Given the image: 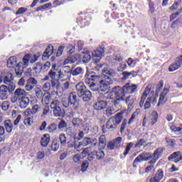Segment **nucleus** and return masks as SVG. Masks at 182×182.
<instances>
[{
  "label": "nucleus",
  "mask_w": 182,
  "mask_h": 182,
  "mask_svg": "<svg viewBox=\"0 0 182 182\" xmlns=\"http://www.w3.org/2000/svg\"><path fill=\"white\" fill-rule=\"evenodd\" d=\"M99 77H100V75H90L88 77H87L85 80V85H90L92 82H93V80H95L96 79H99Z\"/></svg>",
  "instance_id": "obj_31"
},
{
  "label": "nucleus",
  "mask_w": 182,
  "mask_h": 182,
  "mask_svg": "<svg viewBox=\"0 0 182 182\" xmlns=\"http://www.w3.org/2000/svg\"><path fill=\"white\" fill-rule=\"evenodd\" d=\"M25 65H23V63H18L16 65L15 72L17 77H21L22 74L23 73V69H25Z\"/></svg>",
  "instance_id": "obj_20"
},
{
  "label": "nucleus",
  "mask_w": 182,
  "mask_h": 182,
  "mask_svg": "<svg viewBox=\"0 0 182 182\" xmlns=\"http://www.w3.org/2000/svg\"><path fill=\"white\" fill-rule=\"evenodd\" d=\"M23 123L25 126H31L33 123V119L32 117H27L24 119Z\"/></svg>",
  "instance_id": "obj_58"
},
{
  "label": "nucleus",
  "mask_w": 182,
  "mask_h": 182,
  "mask_svg": "<svg viewBox=\"0 0 182 182\" xmlns=\"http://www.w3.org/2000/svg\"><path fill=\"white\" fill-rule=\"evenodd\" d=\"M12 80H14V75L11 73H7L6 75L3 77V83L4 85H9V89L14 90L15 89V85L12 83Z\"/></svg>",
  "instance_id": "obj_12"
},
{
  "label": "nucleus",
  "mask_w": 182,
  "mask_h": 182,
  "mask_svg": "<svg viewBox=\"0 0 182 182\" xmlns=\"http://www.w3.org/2000/svg\"><path fill=\"white\" fill-rule=\"evenodd\" d=\"M60 146V145L59 144V142H58V140H53L51 144V150H53V151H58Z\"/></svg>",
  "instance_id": "obj_38"
},
{
  "label": "nucleus",
  "mask_w": 182,
  "mask_h": 182,
  "mask_svg": "<svg viewBox=\"0 0 182 182\" xmlns=\"http://www.w3.org/2000/svg\"><path fill=\"white\" fill-rule=\"evenodd\" d=\"M88 87L92 92H98L99 90V87L97 86V84L95 82H91L90 85H88Z\"/></svg>",
  "instance_id": "obj_51"
},
{
  "label": "nucleus",
  "mask_w": 182,
  "mask_h": 182,
  "mask_svg": "<svg viewBox=\"0 0 182 182\" xmlns=\"http://www.w3.org/2000/svg\"><path fill=\"white\" fill-rule=\"evenodd\" d=\"M102 56H105V48L103 47H100L92 52V59L94 63H95V69L97 72H99L101 69H105V67L106 66L105 63L97 64L102 59Z\"/></svg>",
  "instance_id": "obj_4"
},
{
  "label": "nucleus",
  "mask_w": 182,
  "mask_h": 182,
  "mask_svg": "<svg viewBox=\"0 0 182 182\" xmlns=\"http://www.w3.org/2000/svg\"><path fill=\"white\" fill-rule=\"evenodd\" d=\"M36 97L37 99H42V97L45 93H43V90L37 87L35 90Z\"/></svg>",
  "instance_id": "obj_39"
},
{
  "label": "nucleus",
  "mask_w": 182,
  "mask_h": 182,
  "mask_svg": "<svg viewBox=\"0 0 182 182\" xmlns=\"http://www.w3.org/2000/svg\"><path fill=\"white\" fill-rule=\"evenodd\" d=\"M76 92L79 97H81L83 102H89L92 100V92L86 89L85 83L79 82L75 86Z\"/></svg>",
  "instance_id": "obj_3"
},
{
  "label": "nucleus",
  "mask_w": 182,
  "mask_h": 182,
  "mask_svg": "<svg viewBox=\"0 0 182 182\" xmlns=\"http://www.w3.org/2000/svg\"><path fill=\"white\" fill-rule=\"evenodd\" d=\"M76 144V139L75 137L70 138L69 141H68V147L70 149H72L75 147V145Z\"/></svg>",
  "instance_id": "obj_47"
},
{
  "label": "nucleus",
  "mask_w": 182,
  "mask_h": 182,
  "mask_svg": "<svg viewBox=\"0 0 182 182\" xmlns=\"http://www.w3.org/2000/svg\"><path fill=\"white\" fill-rule=\"evenodd\" d=\"M68 127V122L63 119H62L59 123H58V129L59 130H61L63 132L64 129H66Z\"/></svg>",
  "instance_id": "obj_41"
},
{
  "label": "nucleus",
  "mask_w": 182,
  "mask_h": 182,
  "mask_svg": "<svg viewBox=\"0 0 182 182\" xmlns=\"http://www.w3.org/2000/svg\"><path fill=\"white\" fill-rule=\"evenodd\" d=\"M28 11V9L25 7H21L16 12V15H22V14H25V12Z\"/></svg>",
  "instance_id": "obj_61"
},
{
  "label": "nucleus",
  "mask_w": 182,
  "mask_h": 182,
  "mask_svg": "<svg viewBox=\"0 0 182 182\" xmlns=\"http://www.w3.org/2000/svg\"><path fill=\"white\" fill-rule=\"evenodd\" d=\"M163 151H164V148L161 147V148L157 149L154 151V154H152L153 159H151L149 161V164H154V163H156V161H157V160H159V158L160 157V156H161V154H163Z\"/></svg>",
  "instance_id": "obj_17"
},
{
  "label": "nucleus",
  "mask_w": 182,
  "mask_h": 182,
  "mask_svg": "<svg viewBox=\"0 0 182 182\" xmlns=\"http://www.w3.org/2000/svg\"><path fill=\"white\" fill-rule=\"evenodd\" d=\"M50 62H46L44 65H42L41 63V70L43 72H47V70H49L50 68Z\"/></svg>",
  "instance_id": "obj_53"
},
{
  "label": "nucleus",
  "mask_w": 182,
  "mask_h": 182,
  "mask_svg": "<svg viewBox=\"0 0 182 182\" xmlns=\"http://www.w3.org/2000/svg\"><path fill=\"white\" fill-rule=\"evenodd\" d=\"M122 137L118 136L112 141L115 147H120L122 146Z\"/></svg>",
  "instance_id": "obj_50"
},
{
  "label": "nucleus",
  "mask_w": 182,
  "mask_h": 182,
  "mask_svg": "<svg viewBox=\"0 0 182 182\" xmlns=\"http://www.w3.org/2000/svg\"><path fill=\"white\" fill-rule=\"evenodd\" d=\"M92 55H90V52L86 51L84 52L82 54V61L83 63H89L90 60H92V58H93V53H92Z\"/></svg>",
  "instance_id": "obj_27"
},
{
  "label": "nucleus",
  "mask_w": 182,
  "mask_h": 182,
  "mask_svg": "<svg viewBox=\"0 0 182 182\" xmlns=\"http://www.w3.org/2000/svg\"><path fill=\"white\" fill-rule=\"evenodd\" d=\"M10 106H11V104L9 103V102L4 101L1 104L2 110H4V112H6V110L9 109Z\"/></svg>",
  "instance_id": "obj_52"
},
{
  "label": "nucleus",
  "mask_w": 182,
  "mask_h": 182,
  "mask_svg": "<svg viewBox=\"0 0 182 182\" xmlns=\"http://www.w3.org/2000/svg\"><path fill=\"white\" fill-rule=\"evenodd\" d=\"M144 144H146V140L140 139L135 144V149H140V147H141V146H144Z\"/></svg>",
  "instance_id": "obj_46"
},
{
  "label": "nucleus",
  "mask_w": 182,
  "mask_h": 182,
  "mask_svg": "<svg viewBox=\"0 0 182 182\" xmlns=\"http://www.w3.org/2000/svg\"><path fill=\"white\" fill-rule=\"evenodd\" d=\"M122 100H123V97H118L114 101V105L112 107H122Z\"/></svg>",
  "instance_id": "obj_43"
},
{
  "label": "nucleus",
  "mask_w": 182,
  "mask_h": 182,
  "mask_svg": "<svg viewBox=\"0 0 182 182\" xmlns=\"http://www.w3.org/2000/svg\"><path fill=\"white\" fill-rule=\"evenodd\" d=\"M181 65H182L181 58V57L177 58L176 59V61L169 67L168 68L169 72H174V70H177V69H178L179 68H181Z\"/></svg>",
  "instance_id": "obj_18"
},
{
  "label": "nucleus",
  "mask_w": 182,
  "mask_h": 182,
  "mask_svg": "<svg viewBox=\"0 0 182 182\" xmlns=\"http://www.w3.org/2000/svg\"><path fill=\"white\" fill-rule=\"evenodd\" d=\"M26 97V91L22 88H18L14 91V95L11 97V103H18Z\"/></svg>",
  "instance_id": "obj_8"
},
{
  "label": "nucleus",
  "mask_w": 182,
  "mask_h": 182,
  "mask_svg": "<svg viewBox=\"0 0 182 182\" xmlns=\"http://www.w3.org/2000/svg\"><path fill=\"white\" fill-rule=\"evenodd\" d=\"M72 76H80V75H83V68L82 67H77L76 68H71V74Z\"/></svg>",
  "instance_id": "obj_28"
},
{
  "label": "nucleus",
  "mask_w": 182,
  "mask_h": 182,
  "mask_svg": "<svg viewBox=\"0 0 182 182\" xmlns=\"http://www.w3.org/2000/svg\"><path fill=\"white\" fill-rule=\"evenodd\" d=\"M123 90L124 95H133L137 92V85L136 84H130L127 82L123 86Z\"/></svg>",
  "instance_id": "obj_11"
},
{
  "label": "nucleus",
  "mask_w": 182,
  "mask_h": 182,
  "mask_svg": "<svg viewBox=\"0 0 182 182\" xmlns=\"http://www.w3.org/2000/svg\"><path fill=\"white\" fill-rule=\"evenodd\" d=\"M169 161H173V163H178L182 160V153L181 151L173 152L168 157Z\"/></svg>",
  "instance_id": "obj_16"
},
{
  "label": "nucleus",
  "mask_w": 182,
  "mask_h": 182,
  "mask_svg": "<svg viewBox=\"0 0 182 182\" xmlns=\"http://www.w3.org/2000/svg\"><path fill=\"white\" fill-rule=\"evenodd\" d=\"M39 110H41V107H39V105H33L31 109L32 114H36V113H38V112H39Z\"/></svg>",
  "instance_id": "obj_59"
},
{
  "label": "nucleus",
  "mask_w": 182,
  "mask_h": 182,
  "mask_svg": "<svg viewBox=\"0 0 182 182\" xmlns=\"http://www.w3.org/2000/svg\"><path fill=\"white\" fill-rule=\"evenodd\" d=\"M61 103L63 107H69L70 106L71 109L74 110H79V107H80L79 97L76 95V92H71L68 98H63Z\"/></svg>",
  "instance_id": "obj_2"
},
{
  "label": "nucleus",
  "mask_w": 182,
  "mask_h": 182,
  "mask_svg": "<svg viewBox=\"0 0 182 182\" xmlns=\"http://www.w3.org/2000/svg\"><path fill=\"white\" fill-rule=\"evenodd\" d=\"M181 26H182V21L180 19L176 20L171 25V29H176V28H181Z\"/></svg>",
  "instance_id": "obj_35"
},
{
  "label": "nucleus",
  "mask_w": 182,
  "mask_h": 182,
  "mask_svg": "<svg viewBox=\"0 0 182 182\" xmlns=\"http://www.w3.org/2000/svg\"><path fill=\"white\" fill-rule=\"evenodd\" d=\"M132 147H133V143L130 142L127 144L125 151L124 152V156H127V154H129V151H130V149H132Z\"/></svg>",
  "instance_id": "obj_57"
},
{
  "label": "nucleus",
  "mask_w": 182,
  "mask_h": 182,
  "mask_svg": "<svg viewBox=\"0 0 182 182\" xmlns=\"http://www.w3.org/2000/svg\"><path fill=\"white\" fill-rule=\"evenodd\" d=\"M33 70L36 72V73H39L42 72V63H37L36 64V67L33 68Z\"/></svg>",
  "instance_id": "obj_49"
},
{
  "label": "nucleus",
  "mask_w": 182,
  "mask_h": 182,
  "mask_svg": "<svg viewBox=\"0 0 182 182\" xmlns=\"http://www.w3.org/2000/svg\"><path fill=\"white\" fill-rule=\"evenodd\" d=\"M99 149L102 150V149H105L106 147V136L101 135L99 138Z\"/></svg>",
  "instance_id": "obj_30"
},
{
  "label": "nucleus",
  "mask_w": 182,
  "mask_h": 182,
  "mask_svg": "<svg viewBox=\"0 0 182 182\" xmlns=\"http://www.w3.org/2000/svg\"><path fill=\"white\" fill-rule=\"evenodd\" d=\"M29 60H31V56L29 55H26L23 58V65H24V68H26L28 66V64L29 63Z\"/></svg>",
  "instance_id": "obj_54"
},
{
  "label": "nucleus",
  "mask_w": 182,
  "mask_h": 182,
  "mask_svg": "<svg viewBox=\"0 0 182 182\" xmlns=\"http://www.w3.org/2000/svg\"><path fill=\"white\" fill-rule=\"evenodd\" d=\"M38 86V80L35 79V77H30L27 80V82L25 86V89L27 92H31V90H33V87Z\"/></svg>",
  "instance_id": "obj_13"
},
{
  "label": "nucleus",
  "mask_w": 182,
  "mask_h": 182,
  "mask_svg": "<svg viewBox=\"0 0 182 182\" xmlns=\"http://www.w3.org/2000/svg\"><path fill=\"white\" fill-rule=\"evenodd\" d=\"M49 133H55L58 130V127L55 124H50L48 127Z\"/></svg>",
  "instance_id": "obj_55"
},
{
  "label": "nucleus",
  "mask_w": 182,
  "mask_h": 182,
  "mask_svg": "<svg viewBox=\"0 0 182 182\" xmlns=\"http://www.w3.org/2000/svg\"><path fill=\"white\" fill-rule=\"evenodd\" d=\"M65 133L67 136H69L70 138L75 137L76 136V132H75V129L72 127H69L66 128Z\"/></svg>",
  "instance_id": "obj_34"
},
{
  "label": "nucleus",
  "mask_w": 182,
  "mask_h": 182,
  "mask_svg": "<svg viewBox=\"0 0 182 182\" xmlns=\"http://www.w3.org/2000/svg\"><path fill=\"white\" fill-rule=\"evenodd\" d=\"M87 167H89V162L87 161H85L82 162V166H81V171L85 172L87 169Z\"/></svg>",
  "instance_id": "obj_62"
},
{
  "label": "nucleus",
  "mask_w": 182,
  "mask_h": 182,
  "mask_svg": "<svg viewBox=\"0 0 182 182\" xmlns=\"http://www.w3.org/2000/svg\"><path fill=\"white\" fill-rule=\"evenodd\" d=\"M136 100V98L132 95H129L126 99H125V102L128 106H132L133 103H134V101Z\"/></svg>",
  "instance_id": "obj_40"
},
{
  "label": "nucleus",
  "mask_w": 182,
  "mask_h": 182,
  "mask_svg": "<svg viewBox=\"0 0 182 182\" xmlns=\"http://www.w3.org/2000/svg\"><path fill=\"white\" fill-rule=\"evenodd\" d=\"M83 123V119H80V117H74L72 119V124L75 129H78V127H80Z\"/></svg>",
  "instance_id": "obj_23"
},
{
  "label": "nucleus",
  "mask_w": 182,
  "mask_h": 182,
  "mask_svg": "<svg viewBox=\"0 0 182 182\" xmlns=\"http://www.w3.org/2000/svg\"><path fill=\"white\" fill-rule=\"evenodd\" d=\"M16 66V57L11 56L7 60V67L10 69Z\"/></svg>",
  "instance_id": "obj_29"
},
{
  "label": "nucleus",
  "mask_w": 182,
  "mask_h": 182,
  "mask_svg": "<svg viewBox=\"0 0 182 182\" xmlns=\"http://www.w3.org/2000/svg\"><path fill=\"white\" fill-rule=\"evenodd\" d=\"M113 83V80L110 77H105L104 79L100 81V92L104 95L109 93L110 89V85Z\"/></svg>",
  "instance_id": "obj_7"
},
{
  "label": "nucleus",
  "mask_w": 182,
  "mask_h": 182,
  "mask_svg": "<svg viewBox=\"0 0 182 182\" xmlns=\"http://www.w3.org/2000/svg\"><path fill=\"white\" fill-rule=\"evenodd\" d=\"M113 95H114L116 98L123 97V96H125L123 87L122 88L119 86L114 87L111 92V96H113Z\"/></svg>",
  "instance_id": "obj_15"
},
{
  "label": "nucleus",
  "mask_w": 182,
  "mask_h": 182,
  "mask_svg": "<svg viewBox=\"0 0 182 182\" xmlns=\"http://www.w3.org/2000/svg\"><path fill=\"white\" fill-rule=\"evenodd\" d=\"M48 75L50 79L52 80H58V71L50 70L48 72Z\"/></svg>",
  "instance_id": "obj_44"
},
{
  "label": "nucleus",
  "mask_w": 182,
  "mask_h": 182,
  "mask_svg": "<svg viewBox=\"0 0 182 182\" xmlns=\"http://www.w3.org/2000/svg\"><path fill=\"white\" fill-rule=\"evenodd\" d=\"M148 160H153V155L150 153L143 152L134 159L133 167L136 168L139 163H141V161H148Z\"/></svg>",
  "instance_id": "obj_9"
},
{
  "label": "nucleus",
  "mask_w": 182,
  "mask_h": 182,
  "mask_svg": "<svg viewBox=\"0 0 182 182\" xmlns=\"http://www.w3.org/2000/svg\"><path fill=\"white\" fill-rule=\"evenodd\" d=\"M59 105H60L59 100H54L50 104V109L55 117H65V109Z\"/></svg>",
  "instance_id": "obj_5"
},
{
  "label": "nucleus",
  "mask_w": 182,
  "mask_h": 182,
  "mask_svg": "<svg viewBox=\"0 0 182 182\" xmlns=\"http://www.w3.org/2000/svg\"><path fill=\"white\" fill-rule=\"evenodd\" d=\"M20 102V107L21 109H25L26 107H28V105H29V97H26L21 99V100L19 101Z\"/></svg>",
  "instance_id": "obj_32"
},
{
  "label": "nucleus",
  "mask_w": 182,
  "mask_h": 182,
  "mask_svg": "<svg viewBox=\"0 0 182 182\" xmlns=\"http://www.w3.org/2000/svg\"><path fill=\"white\" fill-rule=\"evenodd\" d=\"M164 176L163 170L159 169L156 171L154 177L151 178L150 182H159L160 180H162Z\"/></svg>",
  "instance_id": "obj_22"
},
{
  "label": "nucleus",
  "mask_w": 182,
  "mask_h": 182,
  "mask_svg": "<svg viewBox=\"0 0 182 182\" xmlns=\"http://www.w3.org/2000/svg\"><path fill=\"white\" fill-rule=\"evenodd\" d=\"M120 123H122V112H119L114 117L109 118L106 124V127L108 129L113 130L117 129Z\"/></svg>",
  "instance_id": "obj_6"
},
{
  "label": "nucleus",
  "mask_w": 182,
  "mask_h": 182,
  "mask_svg": "<svg viewBox=\"0 0 182 182\" xmlns=\"http://www.w3.org/2000/svg\"><path fill=\"white\" fill-rule=\"evenodd\" d=\"M164 85L163 81L159 82V83L156 85V93H150V89H149V87H146L141 97V101L139 102L140 107H144V110H147V109H150L151 104L154 105H156V103H157V96H159V93H160V97L158 105L166 102V100H167V94L170 91V85H168V84H166L164 90L161 91ZM149 93L150 95H149ZM147 96H149L148 98ZM146 99L147 100L144 104Z\"/></svg>",
  "instance_id": "obj_1"
},
{
  "label": "nucleus",
  "mask_w": 182,
  "mask_h": 182,
  "mask_svg": "<svg viewBox=\"0 0 182 182\" xmlns=\"http://www.w3.org/2000/svg\"><path fill=\"white\" fill-rule=\"evenodd\" d=\"M107 97L103 95L98 97L97 102L94 105V109L95 110H102V109H106V107L107 106Z\"/></svg>",
  "instance_id": "obj_10"
},
{
  "label": "nucleus",
  "mask_w": 182,
  "mask_h": 182,
  "mask_svg": "<svg viewBox=\"0 0 182 182\" xmlns=\"http://www.w3.org/2000/svg\"><path fill=\"white\" fill-rule=\"evenodd\" d=\"M8 99V87L1 85L0 87V100H5Z\"/></svg>",
  "instance_id": "obj_19"
},
{
  "label": "nucleus",
  "mask_w": 182,
  "mask_h": 182,
  "mask_svg": "<svg viewBox=\"0 0 182 182\" xmlns=\"http://www.w3.org/2000/svg\"><path fill=\"white\" fill-rule=\"evenodd\" d=\"M50 141V136L48 134H46L41 138V144L42 147H47Z\"/></svg>",
  "instance_id": "obj_25"
},
{
  "label": "nucleus",
  "mask_w": 182,
  "mask_h": 182,
  "mask_svg": "<svg viewBox=\"0 0 182 182\" xmlns=\"http://www.w3.org/2000/svg\"><path fill=\"white\" fill-rule=\"evenodd\" d=\"M77 60V55H70L64 61V65H68V63H75Z\"/></svg>",
  "instance_id": "obj_33"
},
{
  "label": "nucleus",
  "mask_w": 182,
  "mask_h": 182,
  "mask_svg": "<svg viewBox=\"0 0 182 182\" xmlns=\"http://www.w3.org/2000/svg\"><path fill=\"white\" fill-rule=\"evenodd\" d=\"M41 98V103L45 105H49V102H50L52 97L50 96V93L45 92Z\"/></svg>",
  "instance_id": "obj_26"
},
{
  "label": "nucleus",
  "mask_w": 182,
  "mask_h": 182,
  "mask_svg": "<svg viewBox=\"0 0 182 182\" xmlns=\"http://www.w3.org/2000/svg\"><path fill=\"white\" fill-rule=\"evenodd\" d=\"M4 127L7 133H12V130H14V123L10 119H7L4 121Z\"/></svg>",
  "instance_id": "obj_24"
},
{
  "label": "nucleus",
  "mask_w": 182,
  "mask_h": 182,
  "mask_svg": "<svg viewBox=\"0 0 182 182\" xmlns=\"http://www.w3.org/2000/svg\"><path fill=\"white\" fill-rule=\"evenodd\" d=\"M115 112H116V111L114 110V109H113L112 107H108L105 110V116H107V117H109V116H112Z\"/></svg>",
  "instance_id": "obj_48"
},
{
  "label": "nucleus",
  "mask_w": 182,
  "mask_h": 182,
  "mask_svg": "<svg viewBox=\"0 0 182 182\" xmlns=\"http://www.w3.org/2000/svg\"><path fill=\"white\" fill-rule=\"evenodd\" d=\"M82 161V156L80 154H76L73 157V161L76 164H80V161Z\"/></svg>",
  "instance_id": "obj_56"
},
{
  "label": "nucleus",
  "mask_w": 182,
  "mask_h": 182,
  "mask_svg": "<svg viewBox=\"0 0 182 182\" xmlns=\"http://www.w3.org/2000/svg\"><path fill=\"white\" fill-rule=\"evenodd\" d=\"M166 141L167 143V144H168V146H171V147H173V146H174V143H175V140L174 139H171L170 138H166Z\"/></svg>",
  "instance_id": "obj_64"
},
{
  "label": "nucleus",
  "mask_w": 182,
  "mask_h": 182,
  "mask_svg": "<svg viewBox=\"0 0 182 182\" xmlns=\"http://www.w3.org/2000/svg\"><path fill=\"white\" fill-rule=\"evenodd\" d=\"M80 144H82L83 146H90L91 147H95V146L97 144V139L85 137L82 141H80Z\"/></svg>",
  "instance_id": "obj_14"
},
{
  "label": "nucleus",
  "mask_w": 182,
  "mask_h": 182,
  "mask_svg": "<svg viewBox=\"0 0 182 182\" xmlns=\"http://www.w3.org/2000/svg\"><path fill=\"white\" fill-rule=\"evenodd\" d=\"M101 74L104 76H107L106 77H108L107 76L113 77L114 76V70L107 67V65H106V66L102 70Z\"/></svg>",
  "instance_id": "obj_21"
},
{
  "label": "nucleus",
  "mask_w": 182,
  "mask_h": 182,
  "mask_svg": "<svg viewBox=\"0 0 182 182\" xmlns=\"http://www.w3.org/2000/svg\"><path fill=\"white\" fill-rule=\"evenodd\" d=\"M157 119H159V114H157V112L153 111L151 114V124H155V123L157 122Z\"/></svg>",
  "instance_id": "obj_36"
},
{
  "label": "nucleus",
  "mask_w": 182,
  "mask_h": 182,
  "mask_svg": "<svg viewBox=\"0 0 182 182\" xmlns=\"http://www.w3.org/2000/svg\"><path fill=\"white\" fill-rule=\"evenodd\" d=\"M58 80H51V87H55L56 88V95H59V85H58Z\"/></svg>",
  "instance_id": "obj_42"
},
{
  "label": "nucleus",
  "mask_w": 182,
  "mask_h": 182,
  "mask_svg": "<svg viewBox=\"0 0 182 182\" xmlns=\"http://www.w3.org/2000/svg\"><path fill=\"white\" fill-rule=\"evenodd\" d=\"M95 156L97 160H103V159H105V152H103L102 150L95 151Z\"/></svg>",
  "instance_id": "obj_37"
},
{
  "label": "nucleus",
  "mask_w": 182,
  "mask_h": 182,
  "mask_svg": "<svg viewBox=\"0 0 182 182\" xmlns=\"http://www.w3.org/2000/svg\"><path fill=\"white\" fill-rule=\"evenodd\" d=\"M134 71H132L130 73L125 71L122 73L123 79L126 80V79H129V76H132V75H134Z\"/></svg>",
  "instance_id": "obj_60"
},
{
  "label": "nucleus",
  "mask_w": 182,
  "mask_h": 182,
  "mask_svg": "<svg viewBox=\"0 0 182 182\" xmlns=\"http://www.w3.org/2000/svg\"><path fill=\"white\" fill-rule=\"evenodd\" d=\"M59 140L60 142V146L66 145V135H65V134H60L59 135Z\"/></svg>",
  "instance_id": "obj_45"
},
{
  "label": "nucleus",
  "mask_w": 182,
  "mask_h": 182,
  "mask_svg": "<svg viewBox=\"0 0 182 182\" xmlns=\"http://www.w3.org/2000/svg\"><path fill=\"white\" fill-rule=\"evenodd\" d=\"M46 53L51 55L53 53V46L50 44L48 45V46L46 49Z\"/></svg>",
  "instance_id": "obj_63"
}]
</instances>
